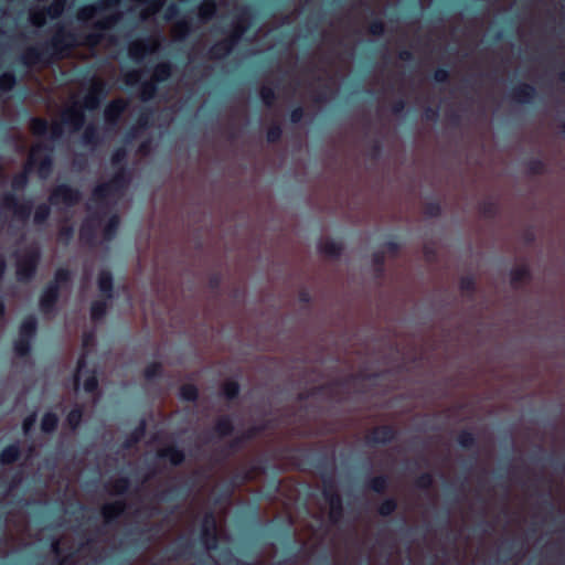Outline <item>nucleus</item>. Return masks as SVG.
Listing matches in <instances>:
<instances>
[{"instance_id":"f257e3e1","label":"nucleus","mask_w":565,"mask_h":565,"mask_svg":"<svg viewBox=\"0 0 565 565\" xmlns=\"http://www.w3.org/2000/svg\"><path fill=\"white\" fill-rule=\"evenodd\" d=\"M42 253L39 246L26 248L15 263L17 280L22 284L32 281L38 273Z\"/></svg>"},{"instance_id":"f03ea898","label":"nucleus","mask_w":565,"mask_h":565,"mask_svg":"<svg viewBox=\"0 0 565 565\" xmlns=\"http://www.w3.org/2000/svg\"><path fill=\"white\" fill-rule=\"evenodd\" d=\"M322 497L330 508L328 515L330 523L333 525L339 524L344 515L343 500L332 478L323 479Z\"/></svg>"},{"instance_id":"7ed1b4c3","label":"nucleus","mask_w":565,"mask_h":565,"mask_svg":"<svg viewBox=\"0 0 565 565\" xmlns=\"http://www.w3.org/2000/svg\"><path fill=\"white\" fill-rule=\"evenodd\" d=\"M82 200V192L67 183H60L52 188L49 195V202L53 206L61 204L66 207L76 206Z\"/></svg>"},{"instance_id":"20e7f679","label":"nucleus","mask_w":565,"mask_h":565,"mask_svg":"<svg viewBox=\"0 0 565 565\" xmlns=\"http://www.w3.org/2000/svg\"><path fill=\"white\" fill-rule=\"evenodd\" d=\"M42 150H50V148L43 142H39L32 146L28 161L23 167V170L15 173L11 180V189L13 193L22 191L28 186L33 164L36 163L38 154Z\"/></svg>"},{"instance_id":"39448f33","label":"nucleus","mask_w":565,"mask_h":565,"mask_svg":"<svg viewBox=\"0 0 565 565\" xmlns=\"http://www.w3.org/2000/svg\"><path fill=\"white\" fill-rule=\"evenodd\" d=\"M200 539L207 550L217 548V520L212 510L206 511L202 518Z\"/></svg>"},{"instance_id":"423d86ee","label":"nucleus","mask_w":565,"mask_h":565,"mask_svg":"<svg viewBox=\"0 0 565 565\" xmlns=\"http://www.w3.org/2000/svg\"><path fill=\"white\" fill-rule=\"evenodd\" d=\"M1 205L11 211L13 216L21 222H26L32 213V202L30 200L20 202L13 192H6L1 196Z\"/></svg>"},{"instance_id":"0eeeda50","label":"nucleus","mask_w":565,"mask_h":565,"mask_svg":"<svg viewBox=\"0 0 565 565\" xmlns=\"http://www.w3.org/2000/svg\"><path fill=\"white\" fill-rule=\"evenodd\" d=\"M61 290L55 284H46L39 298V308L44 316H52L56 312Z\"/></svg>"},{"instance_id":"6e6552de","label":"nucleus","mask_w":565,"mask_h":565,"mask_svg":"<svg viewBox=\"0 0 565 565\" xmlns=\"http://www.w3.org/2000/svg\"><path fill=\"white\" fill-rule=\"evenodd\" d=\"M31 132L36 137H46L50 135L52 140L58 139L63 135V126L58 122L52 125L44 118H32L30 121Z\"/></svg>"},{"instance_id":"1a4fd4ad","label":"nucleus","mask_w":565,"mask_h":565,"mask_svg":"<svg viewBox=\"0 0 565 565\" xmlns=\"http://www.w3.org/2000/svg\"><path fill=\"white\" fill-rule=\"evenodd\" d=\"M266 424H259V425H253L249 426L247 429H245L239 435L235 436L232 440L228 441L226 446V454L230 455L232 452H235L243 448V446L253 439H255L257 436H259L263 431L266 429Z\"/></svg>"},{"instance_id":"9d476101","label":"nucleus","mask_w":565,"mask_h":565,"mask_svg":"<svg viewBox=\"0 0 565 565\" xmlns=\"http://www.w3.org/2000/svg\"><path fill=\"white\" fill-rule=\"evenodd\" d=\"M397 430L392 425H380L374 427L365 437L367 446L387 445L395 440Z\"/></svg>"},{"instance_id":"9b49d317","label":"nucleus","mask_w":565,"mask_h":565,"mask_svg":"<svg viewBox=\"0 0 565 565\" xmlns=\"http://www.w3.org/2000/svg\"><path fill=\"white\" fill-rule=\"evenodd\" d=\"M310 458L308 459V463L312 466L320 473L321 479L332 478L333 479V470H334V457L333 455H329L328 452H318L308 455Z\"/></svg>"},{"instance_id":"f8f14e48","label":"nucleus","mask_w":565,"mask_h":565,"mask_svg":"<svg viewBox=\"0 0 565 565\" xmlns=\"http://www.w3.org/2000/svg\"><path fill=\"white\" fill-rule=\"evenodd\" d=\"M62 113V121L72 128L73 131H79L85 124V113L97 110L98 108H60Z\"/></svg>"},{"instance_id":"ddd939ff","label":"nucleus","mask_w":565,"mask_h":565,"mask_svg":"<svg viewBox=\"0 0 565 565\" xmlns=\"http://www.w3.org/2000/svg\"><path fill=\"white\" fill-rule=\"evenodd\" d=\"M140 113L136 119L135 125L143 132L145 130L149 129L152 126V116L156 110H159L160 108H139ZM162 110H166L167 108H161ZM169 110H172L173 113H178L181 110H191L192 108H168ZM196 111L201 110H222L223 108H194Z\"/></svg>"},{"instance_id":"4468645a","label":"nucleus","mask_w":565,"mask_h":565,"mask_svg":"<svg viewBox=\"0 0 565 565\" xmlns=\"http://www.w3.org/2000/svg\"><path fill=\"white\" fill-rule=\"evenodd\" d=\"M157 457L161 460H167L172 467H179L185 461L184 450L175 444L159 449Z\"/></svg>"},{"instance_id":"2eb2a0df","label":"nucleus","mask_w":565,"mask_h":565,"mask_svg":"<svg viewBox=\"0 0 565 565\" xmlns=\"http://www.w3.org/2000/svg\"><path fill=\"white\" fill-rule=\"evenodd\" d=\"M536 90L532 85L519 84L510 92V102L514 104H530L535 100Z\"/></svg>"},{"instance_id":"dca6fc26","label":"nucleus","mask_w":565,"mask_h":565,"mask_svg":"<svg viewBox=\"0 0 565 565\" xmlns=\"http://www.w3.org/2000/svg\"><path fill=\"white\" fill-rule=\"evenodd\" d=\"M127 502L125 500H116L102 507V515L107 524L116 522L126 511Z\"/></svg>"},{"instance_id":"f3484780","label":"nucleus","mask_w":565,"mask_h":565,"mask_svg":"<svg viewBox=\"0 0 565 565\" xmlns=\"http://www.w3.org/2000/svg\"><path fill=\"white\" fill-rule=\"evenodd\" d=\"M97 287L103 298L106 300L114 299V277L110 270L102 269L98 273Z\"/></svg>"},{"instance_id":"a211bd4d","label":"nucleus","mask_w":565,"mask_h":565,"mask_svg":"<svg viewBox=\"0 0 565 565\" xmlns=\"http://www.w3.org/2000/svg\"><path fill=\"white\" fill-rule=\"evenodd\" d=\"M114 190L118 192V194L122 193L131 181V171L128 167H119L115 169V172L108 180Z\"/></svg>"},{"instance_id":"6ab92c4d","label":"nucleus","mask_w":565,"mask_h":565,"mask_svg":"<svg viewBox=\"0 0 565 565\" xmlns=\"http://www.w3.org/2000/svg\"><path fill=\"white\" fill-rule=\"evenodd\" d=\"M235 430L234 422L231 415H222L216 418L212 426V434L222 439L232 436Z\"/></svg>"},{"instance_id":"aec40b11","label":"nucleus","mask_w":565,"mask_h":565,"mask_svg":"<svg viewBox=\"0 0 565 565\" xmlns=\"http://www.w3.org/2000/svg\"><path fill=\"white\" fill-rule=\"evenodd\" d=\"M45 145L50 148V150H42L38 154L36 163L33 164V168H38L39 177L42 179H46L51 174L53 169V159L51 156L52 147L47 143Z\"/></svg>"},{"instance_id":"412c9836","label":"nucleus","mask_w":565,"mask_h":565,"mask_svg":"<svg viewBox=\"0 0 565 565\" xmlns=\"http://www.w3.org/2000/svg\"><path fill=\"white\" fill-rule=\"evenodd\" d=\"M532 278L530 267L526 264L513 267L510 270V284L513 289H520L522 284Z\"/></svg>"},{"instance_id":"4be33fe9","label":"nucleus","mask_w":565,"mask_h":565,"mask_svg":"<svg viewBox=\"0 0 565 565\" xmlns=\"http://www.w3.org/2000/svg\"><path fill=\"white\" fill-rule=\"evenodd\" d=\"M81 242L89 247L97 245V226L90 220L83 222L79 228Z\"/></svg>"},{"instance_id":"5701e85b","label":"nucleus","mask_w":565,"mask_h":565,"mask_svg":"<svg viewBox=\"0 0 565 565\" xmlns=\"http://www.w3.org/2000/svg\"><path fill=\"white\" fill-rule=\"evenodd\" d=\"M318 250L327 257L338 259L342 255L343 244L332 238H327L319 243Z\"/></svg>"},{"instance_id":"b1692460","label":"nucleus","mask_w":565,"mask_h":565,"mask_svg":"<svg viewBox=\"0 0 565 565\" xmlns=\"http://www.w3.org/2000/svg\"><path fill=\"white\" fill-rule=\"evenodd\" d=\"M38 331V320L34 316H26L20 323L19 335L20 338L28 339L33 342Z\"/></svg>"},{"instance_id":"393cba45","label":"nucleus","mask_w":565,"mask_h":565,"mask_svg":"<svg viewBox=\"0 0 565 565\" xmlns=\"http://www.w3.org/2000/svg\"><path fill=\"white\" fill-rule=\"evenodd\" d=\"M117 194L118 192L114 190L109 181L98 183L92 191L93 199L100 204H104L107 199Z\"/></svg>"},{"instance_id":"a878e982","label":"nucleus","mask_w":565,"mask_h":565,"mask_svg":"<svg viewBox=\"0 0 565 565\" xmlns=\"http://www.w3.org/2000/svg\"><path fill=\"white\" fill-rule=\"evenodd\" d=\"M102 140L103 136L100 129L96 125L88 124L84 128L82 134V141L84 145L97 147L98 145H100Z\"/></svg>"},{"instance_id":"bb28decb","label":"nucleus","mask_w":565,"mask_h":565,"mask_svg":"<svg viewBox=\"0 0 565 565\" xmlns=\"http://www.w3.org/2000/svg\"><path fill=\"white\" fill-rule=\"evenodd\" d=\"M21 457V449L18 443L6 446L0 451V463L9 466L17 462Z\"/></svg>"},{"instance_id":"cd10ccee","label":"nucleus","mask_w":565,"mask_h":565,"mask_svg":"<svg viewBox=\"0 0 565 565\" xmlns=\"http://www.w3.org/2000/svg\"><path fill=\"white\" fill-rule=\"evenodd\" d=\"M390 479L386 475L371 477L365 481V488L374 493L383 494L388 488Z\"/></svg>"},{"instance_id":"c85d7f7f","label":"nucleus","mask_w":565,"mask_h":565,"mask_svg":"<svg viewBox=\"0 0 565 565\" xmlns=\"http://www.w3.org/2000/svg\"><path fill=\"white\" fill-rule=\"evenodd\" d=\"M241 393V385L235 380H226L221 385V395L232 402L236 399L239 396Z\"/></svg>"},{"instance_id":"c756f323","label":"nucleus","mask_w":565,"mask_h":565,"mask_svg":"<svg viewBox=\"0 0 565 565\" xmlns=\"http://www.w3.org/2000/svg\"><path fill=\"white\" fill-rule=\"evenodd\" d=\"M478 211L487 220H493L499 214V205L492 200H482L478 204Z\"/></svg>"},{"instance_id":"7c9ffc66","label":"nucleus","mask_w":565,"mask_h":565,"mask_svg":"<svg viewBox=\"0 0 565 565\" xmlns=\"http://www.w3.org/2000/svg\"><path fill=\"white\" fill-rule=\"evenodd\" d=\"M108 301L105 298L102 300H94L90 305V319L94 322L102 321L107 313Z\"/></svg>"},{"instance_id":"2f4dec72","label":"nucleus","mask_w":565,"mask_h":565,"mask_svg":"<svg viewBox=\"0 0 565 565\" xmlns=\"http://www.w3.org/2000/svg\"><path fill=\"white\" fill-rule=\"evenodd\" d=\"M146 433V423L142 420L125 439L122 443L124 449H131L136 446L145 436Z\"/></svg>"},{"instance_id":"473e14b6","label":"nucleus","mask_w":565,"mask_h":565,"mask_svg":"<svg viewBox=\"0 0 565 565\" xmlns=\"http://www.w3.org/2000/svg\"><path fill=\"white\" fill-rule=\"evenodd\" d=\"M120 224L118 214H113L103 228V237L105 241L110 242L115 238Z\"/></svg>"},{"instance_id":"72a5a7b5","label":"nucleus","mask_w":565,"mask_h":565,"mask_svg":"<svg viewBox=\"0 0 565 565\" xmlns=\"http://www.w3.org/2000/svg\"><path fill=\"white\" fill-rule=\"evenodd\" d=\"M83 417L84 407L82 405H76L67 413L66 424L72 430H76L81 426Z\"/></svg>"},{"instance_id":"f704fd0d","label":"nucleus","mask_w":565,"mask_h":565,"mask_svg":"<svg viewBox=\"0 0 565 565\" xmlns=\"http://www.w3.org/2000/svg\"><path fill=\"white\" fill-rule=\"evenodd\" d=\"M458 445L466 450L473 449L478 446L475 434L468 429H462L456 438Z\"/></svg>"},{"instance_id":"c9c22d12","label":"nucleus","mask_w":565,"mask_h":565,"mask_svg":"<svg viewBox=\"0 0 565 565\" xmlns=\"http://www.w3.org/2000/svg\"><path fill=\"white\" fill-rule=\"evenodd\" d=\"M58 426V417L53 412H46L41 419V430L45 434H52Z\"/></svg>"},{"instance_id":"e433bc0d","label":"nucleus","mask_w":565,"mask_h":565,"mask_svg":"<svg viewBox=\"0 0 565 565\" xmlns=\"http://www.w3.org/2000/svg\"><path fill=\"white\" fill-rule=\"evenodd\" d=\"M102 92L103 87L100 84L95 83L90 86L88 93L85 95V99L83 103V106H96L97 104L102 103Z\"/></svg>"},{"instance_id":"4c0bfd02","label":"nucleus","mask_w":565,"mask_h":565,"mask_svg":"<svg viewBox=\"0 0 565 565\" xmlns=\"http://www.w3.org/2000/svg\"><path fill=\"white\" fill-rule=\"evenodd\" d=\"M128 150L125 146L117 147L110 156V164L114 169L127 167Z\"/></svg>"},{"instance_id":"58836bf2","label":"nucleus","mask_w":565,"mask_h":565,"mask_svg":"<svg viewBox=\"0 0 565 565\" xmlns=\"http://www.w3.org/2000/svg\"><path fill=\"white\" fill-rule=\"evenodd\" d=\"M398 503L394 497L384 499L376 509L379 515L383 518L391 516L397 510Z\"/></svg>"},{"instance_id":"ea45409f","label":"nucleus","mask_w":565,"mask_h":565,"mask_svg":"<svg viewBox=\"0 0 565 565\" xmlns=\"http://www.w3.org/2000/svg\"><path fill=\"white\" fill-rule=\"evenodd\" d=\"M180 398L185 402L195 403L199 399V388L192 383L181 385Z\"/></svg>"},{"instance_id":"a19ab883","label":"nucleus","mask_w":565,"mask_h":565,"mask_svg":"<svg viewBox=\"0 0 565 565\" xmlns=\"http://www.w3.org/2000/svg\"><path fill=\"white\" fill-rule=\"evenodd\" d=\"M51 204L41 203L39 204L33 213V223L35 225H43L47 222L51 215Z\"/></svg>"},{"instance_id":"79ce46f5","label":"nucleus","mask_w":565,"mask_h":565,"mask_svg":"<svg viewBox=\"0 0 565 565\" xmlns=\"http://www.w3.org/2000/svg\"><path fill=\"white\" fill-rule=\"evenodd\" d=\"M32 349V341L18 337L13 341V351L17 356L25 358L30 354Z\"/></svg>"},{"instance_id":"37998d69","label":"nucleus","mask_w":565,"mask_h":565,"mask_svg":"<svg viewBox=\"0 0 565 565\" xmlns=\"http://www.w3.org/2000/svg\"><path fill=\"white\" fill-rule=\"evenodd\" d=\"M459 288L467 297L472 298L477 289L475 277L471 275L462 276L459 280Z\"/></svg>"},{"instance_id":"c03bdc74","label":"nucleus","mask_w":565,"mask_h":565,"mask_svg":"<svg viewBox=\"0 0 565 565\" xmlns=\"http://www.w3.org/2000/svg\"><path fill=\"white\" fill-rule=\"evenodd\" d=\"M71 279L72 271L68 268L61 267L55 270L53 280L47 284H55V286L58 287V290H61L62 286L68 284Z\"/></svg>"},{"instance_id":"a18cd8bd","label":"nucleus","mask_w":565,"mask_h":565,"mask_svg":"<svg viewBox=\"0 0 565 565\" xmlns=\"http://www.w3.org/2000/svg\"><path fill=\"white\" fill-rule=\"evenodd\" d=\"M110 492L117 495L126 494L130 489V479L128 477H118L110 483Z\"/></svg>"},{"instance_id":"49530a36","label":"nucleus","mask_w":565,"mask_h":565,"mask_svg":"<svg viewBox=\"0 0 565 565\" xmlns=\"http://www.w3.org/2000/svg\"><path fill=\"white\" fill-rule=\"evenodd\" d=\"M74 234L75 230L73 225H62L57 231V242L64 246H67L73 241Z\"/></svg>"},{"instance_id":"de8ad7c7","label":"nucleus","mask_w":565,"mask_h":565,"mask_svg":"<svg viewBox=\"0 0 565 565\" xmlns=\"http://www.w3.org/2000/svg\"><path fill=\"white\" fill-rule=\"evenodd\" d=\"M163 374V367L160 362H151L143 370V376L147 381L160 379Z\"/></svg>"},{"instance_id":"09e8293b","label":"nucleus","mask_w":565,"mask_h":565,"mask_svg":"<svg viewBox=\"0 0 565 565\" xmlns=\"http://www.w3.org/2000/svg\"><path fill=\"white\" fill-rule=\"evenodd\" d=\"M525 167L531 175H541L545 172V162L540 158L527 160Z\"/></svg>"},{"instance_id":"8fccbe9b","label":"nucleus","mask_w":565,"mask_h":565,"mask_svg":"<svg viewBox=\"0 0 565 565\" xmlns=\"http://www.w3.org/2000/svg\"><path fill=\"white\" fill-rule=\"evenodd\" d=\"M434 486V477L430 472H423L415 480V487L419 490H430Z\"/></svg>"},{"instance_id":"3c124183","label":"nucleus","mask_w":565,"mask_h":565,"mask_svg":"<svg viewBox=\"0 0 565 565\" xmlns=\"http://www.w3.org/2000/svg\"><path fill=\"white\" fill-rule=\"evenodd\" d=\"M423 212L427 217H438L443 212L441 204L436 200L425 202Z\"/></svg>"},{"instance_id":"603ef678","label":"nucleus","mask_w":565,"mask_h":565,"mask_svg":"<svg viewBox=\"0 0 565 565\" xmlns=\"http://www.w3.org/2000/svg\"><path fill=\"white\" fill-rule=\"evenodd\" d=\"M89 374L86 376L83 388L88 394H94L98 391V379L95 370L87 371Z\"/></svg>"},{"instance_id":"864d4df0","label":"nucleus","mask_w":565,"mask_h":565,"mask_svg":"<svg viewBox=\"0 0 565 565\" xmlns=\"http://www.w3.org/2000/svg\"><path fill=\"white\" fill-rule=\"evenodd\" d=\"M104 110V116L106 121L110 125L116 126L120 116L130 108H102Z\"/></svg>"},{"instance_id":"5fc2aeb1","label":"nucleus","mask_w":565,"mask_h":565,"mask_svg":"<svg viewBox=\"0 0 565 565\" xmlns=\"http://www.w3.org/2000/svg\"><path fill=\"white\" fill-rule=\"evenodd\" d=\"M281 137H282V128H281L280 124L273 122L266 131L267 142L276 143L281 139Z\"/></svg>"},{"instance_id":"6e6d98bb","label":"nucleus","mask_w":565,"mask_h":565,"mask_svg":"<svg viewBox=\"0 0 565 565\" xmlns=\"http://www.w3.org/2000/svg\"><path fill=\"white\" fill-rule=\"evenodd\" d=\"M86 365H87V355L86 353H82L77 360V364H76V372L74 374V387L75 390H78L79 387V380H81V374L83 372H86Z\"/></svg>"},{"instance_id":"4d7b16f0","label":"nucleus","mask_w":565,"mask_h":565,"mask_svg":"<svg viewBox=\"0 0 565 565\" xmlns=\"http://www.w3.org/2000/svg\"><path fill=\"white\" fill-rule=\"evenodd\" d=\"M383 152V143L380 139H373L367 145V154L371 159L377 160Z\"/></svg>"},{"instance_id":"13d9d810","label":"nucleus","mask_w":565,"mask_h":565,"mask_svg":"<svg viewBox=\"0 0 565 565\" xmlns=\"http://www.w3.org/2000/svg\"><path fill=\"white\" fill-rule=\"evenodd\" d=\"M153 49H148L146 44L141 41L132 42L129 46V54L134 58H140L145 55L147 51H152Z\"/></svg>"},{"instance_id":"bf43d9fd","label":"nucleus","mask_w":565,"mask_h":565,"mask_svg":"<svg viewBox=\"0 0 565 565\" xmlns=\"http://www.w3.org/2000/svg\"><path fill=\"white\" fill-rule=\"evenodd\" d=\"M142 131L134 124L124 134L122 141L125 145L131 143L141 136Z\"/></svg>"},{"instance_id":"052dcab7","label":"nucleus","mask_w":565,"mask_h":565,"mask_svg":"<svg viewBox=\"0 0 565 565\" xmlns=\"http://www.w3.org/2000/svg\"><path fill=\"white\" fill-rule=\"evenodd\" d=\"M30 20L33 25L42 26L45 23V12L42 10H33L30 13Z\"/></svg>"},{"instance_id":"680f3d73","label":"nucleus","mask_w":565,"mask_h":565,"mask_svg":"<svg viewBox=\"0 0 565 565\" xmlns=\"http://www.w3.org/2000/svg\"><path fill=\"white\" fill-rule=\"evenodd\" d=\"M98 10H99V7H97V6L83 8L78 13V18L84 21L89 20L97 15Z\"/></svg>"},{"instance_id":"e2e57ef3","label":"nucleus","mask_w":565,"mask_h":565,"mask_svg":"<svg viewBox=\"0 0 565 565\" xmlns=\"http://www.w3.org/2000/svg\"><path fill=\"white\" fill-rule=\"evenodd\" d=\"M170 72H171L170 65H168V64L158 65L154 71V78L157 81H163L169 77Z\"/></svg>"},{"instance_id":"0e129e2a","label":"nucleus","mask_w":565,"mask_h":565,"mask_svg":"<svg viewBox=\"0 0 565 565\" xmlns=\"http://www.w3.org/2000/svg\"><path fill=\"white\" fill-rule=\"evenodd\" d=\"M372 264L374 267L380 269L385 268V253L383 250H376L372 254Z\"/></svg>"},{"instance_id":"69168bd1","label":"nucleus","mask_w":565,"mask_h":565,"mask_svg":"<svg viewBox=\"0 0 565 565\" xmlns=\"http://www.w3.org/2000/svg\"><path fill=\"white\" fill-rule=\"evenodd\" d=\"M192 545L190 542L180 543L173 548V558L181 557L185 554H189Z\"/></svg>"},{"instance_id":"338daca9","label":"nucleus","mask_w":565,"mask_h":565,"mask_svg":"<svg viewBox=\"0 0 565 565\" xmlns=\"http://www.w3.org/2000/svg\"><path fill=\"white\" fill-rule=\"evenodd\" d=\"M64 9V1L63 0H55L54 3L50 7L47 14L51 18L58 17Z\"/></svg>"},{"instance_id":"774afa93","label":"nucleus","mask_w":565,"mask_h":565,"mask_svg":"<svg viewBox=\"0 0 565 565\" xmlns=\"http://www.w3.org/2000/svg\"><path fill=\"white\" fill-rule=\"evenodd\" d=\"M215 6L211 2H204L200 8V15L203 19H209L213 15Z\"/></svg>"}]
</instances>
